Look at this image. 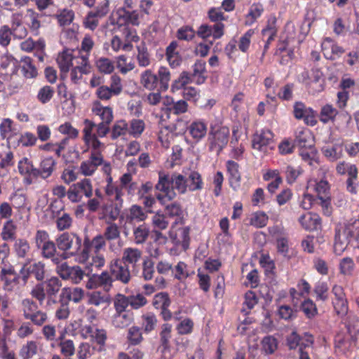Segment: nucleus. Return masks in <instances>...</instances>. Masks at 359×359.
I'll return each instance as SVG.
<instances>
[{"instance_id":"f257e3e1","label":"nucleus","mask_w":359,"mask_h":359,"mask_svg":"<svg viewBox=\"0 0 359 359\" xmlns=\"http://www.w3.org/2000/svg\"><path fill=\"white\" fill-rule=\"evenodd\" d=\"M155 187L159 191L156 198L162 204H165L176 197L175 189L182 194L188 191L187 180L184 175L174 173L170 177L161 171L158 172V181Z\"/></svg>"},{"instance_id":"f03ea898","label":"nucleus","mask_w":359,"mask_h":359,"mask_svg":"<svg viewBox=\"0 0 359 359\" xmlns=\"http://www.w3.org/2000/svg\"><path fill=\"white\" fill-rule=\"evenodd\" d=\"M307 191L316 194L318 199L320 201L321 206L324 213L330 215L331 213L330 186L327 181L325 180H318L316 179H311L308 181Z\"/></svg>"},{"instance_id":"7ed1b4c3","label":"nucleus","mask_w":359,"mask_h":359,"mask_svg":"<svg viewBox=\"0 0 359 359\" xmlns=\"http://www.w3.org/2000/svg\"><path fill=\"white\" fill-rule=\"evenodd\" d=\"M93 194L92 182L88 178H83L72 184L67 190V198L72 203H79L83 196L90 198Z\"/></svg>"},{"instance_id":"20e7f679","label":"nucleus","mask_w":359,"mask_h":359,"mask_svg":"<svg viewBox=\"0 0 359 359\" xmlns=\"http://www.w3.org/2000/svg\"><path fill=\"white\" fill-rule=\"evenodd\" d=\"M301 81L313 93L321 92L324 88L323 74L318 68H313L311 72H302Z\"/></svg>"},{"instance_id":"39448f33","label":"nucleus","mask_w":359,"mask_h":359,"mask_svg":"<svg viewBox=\"0 0 359 359\" xmlns=\"http://www.w3.org/2000/svg\"><path fill=\"white\" fill-rule=\"evenodd\" d=\"M331 292L334 296L332 304L335 313L341 318L346 316L348 311V302L344 287L335 284L332 286Z\"/></svg>"},{"instance_id":"423d86ee","label":"nucleus","mask_w":359,"mask_h":359,"mask_svg":"<svg viewBox=\"0 0 359 359\" xmlns=\"http://www.w3.org/2000/svg\"><path fill=\"white\" fill-rule=\"evenodd\" d=\"M252 147L262 152H267L273 148V135L269 129H262L257 132L252 140Z\"/></svg>"},{"instance_id":"0eeeda50","label":"nucleus","mask_w":359,"mask_h":359,"mask_svg":"<svg viewBox=\"0 0 359 359\" xmlns=\"http://www.w3.org/2000/svg\"><path fill=\"white\" fill-rule=\"evenodd\" d=\"M229 129L226 126L212 130L209 137L210 149L220 152L229 142Z\"/></svg>"},{"instance_id":"6e6552de","label":"nucleus","mask_w":359,"mask_h":359,"mask_svg":"<svg viewBox=\"0 0 359 359\" xmlns=\"http://www.w3.org/2000/svg\"><path fill=\"white\" fill-rule=\"evenodd\" d=\"M80 334L83 339H89L104 347L107 339V331L102 328H98L94 325H85L80 330Z\"/></svg>"},{"instance_id":"1a4fd4ad","label":"nucleus","mask_w":359,"mask_h":359,"mask_svg":"<svg viewBox=\"0 0 359 359\" xmlns=\"http://www.w3.org/2000/svg\"><path fill=\"white\" fill-rule=\"evenodd\" d=\"M57 273L64 280H70L73 283H79L84 276V271L78 266H69L63 263L57 266Z\"/></svg>"},{"instance_id":"9d476101","label":"nucleus","mask_w":359,"mask_h":359,"mask_svg":"<svg viewBox=\"0 0 359 359\" xmlns=\"http://www.w3.org/2000/svg\"><path fill=\"white\" fill-rule=\"evenodd\" d=\"M225 26L224 23H215L213 25L202 24L196 32V34L203 39L212 37L213 39H219L224 34Z\"/></svg>"},{"instance_id":"9b49d317","label":"nucleus","mask_w":359,"mask_h":359,"mask_svg":"<svg viewBox=\"0 0 359 359\" xmlns=\"http://www.w3.org/2000/svg\"><path fill=\"white\" fill-rule=\"evenodd\" d=\"M117 16L116 24L119 26L131 25L138 26L142 22L143 15L137 9L129 11H116Z\"/></svg>"},{"instance_id":"f8f14e48","label":"nucleus","mask_w":359,"mask_h":359,"mask_svg":"<svg viewBox=\"0 0 359 359\" xmlns=\"http://www.w3.org/2000/svg\"><path fill=\"white\" fill-rule=\"evenodd\" d=\"M18 168L20 175L24 176V182L27 185L32 184L37 179V168L28 158H22L18 162Z\"/></svg>"},{"instance_id":"ddd939ff","label":"nucleus","mask_w":359,"mask_h":359,"mask_svg":"<svg viewBox=\"0 0 359 359\" xmlns=\"http://www.w3.org/2000/svg\"><path fill=\"white\" fill-rule=\"evenodd\" d=\"M342 238H346L353 247H359V220L347 223L342 229L338 230Z\"/></svg>"},{"instance_id":"4468645a","label":"nucleus","mask_w":359,"mask_h":359,"mask_svg":"<svg viewBox=\"0 0 359 359\" xmlns=\"http://www.w3.org/2000/svg\"><path fill=\"white\" fill-rule=\"evenodd\" d=\"M104 163V157H99L97 154L90 156L89 158L82 161L79 166L80 173L85 177L94 175L97 168Z\"/></svg>"},{"instance_id":"2eb2a0df","label":"nucleus","mask_w":359,"mask_h":359,"mask_svg":"<svg viewBox=\"0 0 359 359\" xmlns=\"http://www.w3.org/2000/svg\"><path fill=\"white\" fill-rule=\"evenodd\" d=\"M91 111L94 116H98L102 122L110 123L114 118L112 108L109 106H103L99 100L92 102Z\"/></svg>"},{"instance_id":"dca6fc26","label":"nucleus","mask_w":359,"mask_h":359,"mask_svg":"<svg viewBox=\"0 0 359 359\" xmlns=\"http://www.w3.org/2000/svg\"><path fill=\"white\" fill-rule=\"evenodd\" d=\"M322 51L324 56L329 60H334L344 53V50L338 46L332 39L325 38L322 43Z\"/></svg>"},{"instance_id":"f3484780","label":"nucleus","mask_w":359,"mask_h":359,"mask_svg":"<svg viewBox=\"0 0 359 359\" xmlns=\"http://www.w3.org/2000/svg\"><path fill=\"white\" fill-rule=\"evenodd\" d=\"M74 239L76 245L79 248L82 245V240L79 236L67 232L62 233L56 239L57 248L66 252L72 248Z\"/></svg>"},{"instance_id":"a211bd4d","label":"nucleus","mask_w":359,"mask_h":359,"mask_svg":"<svg viewBox=\"0 0 359 359\" xmlns=\"http://www.w3.org/2000/svg\"><path fill=\"white\" fill-rule=\"evenodd\" d=\"M110 271L116 280L123 283H128L130 280L129 269L126 265H122L118 259L112 261L110 264Z\"/></svg>"},{"instance_id":"6ab92c4d","label":"nucleus","mask_w":359,"mask_h":359,"mask_svg":"<svg viewBox=\"0 0 359 359\" xmlns=\"http://www.w3.org/2000/svg\"><path fill=\"white\" fill-rule=\"evenodd\" d=\"M122 208L112 203L104 204L100 208V219L106 222H114L118 219Z\"/></svg>"},{"instance_id":"aec40b11","label":"nucleus","mask_w":359,"mask_h":359,"mask_svg":"<svg viewBox=\"0 0 359 359\" xmlns=\"http://www.w3.org/2000/svg\"><path fill=\"white\" fill-rule=\"evenodd\" d=\"M170 238L176 245H182L186 249L188 247L189 241V228L180 227L177 232H175V226L172 225L169 231Z\"/></svg>"},{"instance_id":"412c9836","label":"nucleus","mask_w":359,"mask_h":359,"mask_svg":"<svg viewBox=\"0 0 359 359\" xmlns=\"http://www.w3.org/2000/svg\"><path fill=\"white\" fill-rule=\"evenodd\" d=\"M302 226L308 231L317 230L320 227L321 220L318 215L309 212L299 218Z\"/></svg>"},{"instance_id":"4be33fe9","label":"nucleus","mask_w":359,"mask_h":359,"mask_svg":"<svg viewBox=\"0 0 359 359\" xmlns=\"http://www.w3.org/2000/svg\"><path fill=\"white\" fill-rule=\"evenodd\" d=\"M56 164V161L51 156L43 158L37 168V178L40 177L42 179H46L50 177L55 169Z\"/></svg>"},{"instance_id":"5701e85b","label":"nucleus","mask_w":359,"mask_h":359,"mask_svg":"<svg viewBox=\"0 0 359 359\" xmlns=\"http://www.w3.org/2000/svg\"><path fill=\"white\" fill-rule=\"evenodd\" d=\"M95 46V42L90 35H86L81 41L79 48V55L76 60H82L84 64L89 63V57L91 50Z\"/></svg>"},{"instance_id":"b1692460","label":"nucleus","mask_w":359,"mask_h":359,"mask_svg":"<svg viewBox=\"0 0 359 359\" xmlns=\"http://www.w3.org/2000/svg\"><path fill=\"white\" fill-rule=\"evenodd\" d=\"M72 53V50L65 49L60 53L57 57V62L62 73L68 72L70 67L73 65V60H76V57H74Z\"/></svg>"},{"instance_id":"393cba45","label":"nucleus","mask_w":359,"mask_h":359,"mask_svg":"<svg viewBox=\"0 0 359 359\" xmlns=\"http://www.w3.org/2000/svg\"><path fill=\"white\" fill-rule=\"evenodd\" d=\"M264 6L259 3L252 4L248 13L245 15L244 23L246 26L252 25L264 13Z\"/></svg>"},{"instance_id":"a878e982","label":"nucleus","mask_w":359,"mask_h":359,"mask_svg":"<svg viewBox=\"0 0 359 359\" xmlns=\"http://www.w3.org/2000/svg\"><path fill=\"white\" fill-rule=\"evenodd\" d=\"M346 325L352 341L359 348V319L354 315H350Z\"/></svg>"},{"instance_id":"bb28decb","label":"nucleus","mask_w":359,"mask_h":359,"mask_svg":"<svg viewBox=\"0 0 359 359\" xmlns=\"http://www.w3.org/2000/svg\"><path fill=\"white\" fill-rule=\"evenodd\" d=\"M226 169L229 175V184L231 187L236 190L240 187L241 174L238 170V164L233 161L226 162Z\"/></svg>"},{"instance_id":"cd10ccee","label":"nucleus","mask_w":359,"mask_h":359,"mask_svg":"<svg viewBox=\"0 0 359 359\" xmlns=\"http://www.w3.org/2000/svg\"><path fill=\"white\" fill-rule=\"evenodd\" d=\"M13 251L18 258L25 259L31 255V246L27 240L20 238L15 240Z\"/></svg>"},{"instance_id":"c85d7f7f","label":"nucleus","mask_w":359,"mask_h":359,"mask_svg":"<svg viewBox=\"0 0 359 359\" xmlns=\"http://www.w3.org/2000/svg\"><path fill=\"white\" fill-rule=\"evenodd\" d=\"M295 144L300 148L311 147L313 144V137L309 129H299L296 132Z\"/></svg>"},{"instance_id":"c756f323","label":"nucleus","mask_w":359,"mask_h":359,"mask_svg":"<svg viewBox=\"0 0 359 359\" xmlns=\"http://www.w3.org/2000/svg\"><path fill=\"white\" fill-rule=\"evenodd\" d=\"M188 130L192 138L199 141L207 133V125L201 120L194 121L189 125Z\"/></svg>"},{"instance_id":"7c9ffc66","label":"nucleus","mask_w":359,"mask_h":359,"mask_svg":"<svg viewBox=\"0 0 359 359\" xmlns=\"http://www.w3.org/2000/svg\"><path fill=\"white\" fill-rule=\"evenodd\" d=\"M108 3H106V7L102 8V11H97L96 12H89L83 20V24L86 28L90 30H94L98 25V18L104 16L108 12L107 9Z\"/></svg>"},{"instance_id":"2f4dec72","label":"nucleus","mask_w":359,"mask_h":359,"mask_svg":"<svg viewBox=\"0 0 359 359\" xmlns=\"http://www.w3.org/2000/svg\"><path fill=\"white\" fill-rule=\"evenodd\" d=\"M104 192L111 201V203L123 207V196L125 195L123 186H116L115 187H109L107 189H104Z\"/></svg>"},{"instance_id":"473e14b6","label":"nucleus","mask_w":359,"mask_h":359,"mask_svg":"<svg viewBox=\"0 0 359 359\" xmlns=\"http://www.w3.org/2000/svg\"><path fill=\"white\" fill-rule=\"evenodd\" d=\"M192 77L197 84H202L205 82L206 76L205 62L202 60H197L193 65Z\"/></svg>"},{"instance_id":"72a5a7b5","label":"nucleus","mask_w":359,"mask_h":359,"mask_svg":"<svg viewBox=\"0 0 359 359\" xmlns=\"http://www.w3.org/2000/svg\"><path fill=\"white\" fill-rule=\"evenodd\" d=\"M133 320V313L128 311L116 312L112 318V324L115 327L124 328L130 325Z\"/></svg>"},{"instance_id":"f704fd0d","label":"nucleus","mask_w":359,"mask_h":359,"mask_svg":"<svg viewBox=\"0 0 359 359\" xmlns=\"http://www.w3.org/2000/svg\"><path fill=\"white\" fill-rule=\"evenodd\" d=\"M142 251L135 248H126L123 252L122 260L125 264L135 266L142 258Z\"/></svg>"},{"instance_id":"c9c22d12","label":"nucleus","mask_w":359,"mask_h":359,"mask_svg":"<svg viewBox=\"0 0 359 359\" xmlns=\"http://www.w3.org/2000/svg\"><path fill=\"white\" fill-rule=\"evenodd\" d=\"M338 114V110L330 104L323 105L319 113L320 121L323 123L334 122Z\"/></svg>"},{"instance_id":"e433bc0d","label":"nucleus","mask_w":359,"mask_h":359,"mask_svg":"<svg viewBox=\"0 0 359 359\" xmlns=\"http://www.w3.org/2000/svg\"><path fill=\"white\" fill-rule=\"evenodd\" d=\"M76 62L77 65L72 68L70 72V79L74 83H77L81 79L83 74H88L90 72L89 63L84 64L80 60H76Z\"/></svg>"},{"instance_id":"4c0bfd02","label":"nucleus","mask_w":359,"mask_h":359,"mask_svg":"<svg viewBox=\"0 0 359 359\" xmlns=\"http://www.w3.org/2000/svg\"><path fill=\"white\" fill-rule=\"evenodd\" d=\"M84 291L80 287H64L62 290L60 297L75 303L79 302L83 297Z\"/></svg>"},{"instance_id":"58836bf2","label":"nucleus","mask_w":359,"mask_h":359,"mask_svg":"<svg viewBox=\"0 0 359 359\" xmlns=\"http://www.w3.org/2000/svg\"><path fill=\"white\" fill-rule=\"evenodd\" d=\"M321 151L323 155L330 161H335L343 155V147L341 144L324 146Z\"/></svg>"},{"instance_id":"ea45409f","label":"nucleus","mask_w":359,"mask_h":359,"mask_svg":"<svg viewBox=\"0 0 359 359\" xmlns=\"http://www.w3.org/2000/svg\"><path fill=\"white\" fill-rule=\"evenodd\" d=\"M165 210L166 213L169 217H175L174 226L184 222L185 213L179 203H172L167 205Z\"/></svg>"},{"instance_id":"a19ab883","label":"nucleus","mask_w":359,"mask_h":359,"mask_svg":"<svg viewBox=\"0 0 359 359\" xmlns=\"http://www.w3.org/2000/svg\"><path fill=\"white\" fill-rule=\"evenodd\" d=\"M140 82L145 88L152 90L157 87L158 76L151 70L147 69L142 73Z\"/></svg>"},{"instance_id":"79ce46f5","label":"nucleus","mask_w":359,"mask_h":359,"mask_svg":"<svg viewBox=\"0 0 359 359\" xmlns=\"http://www.w3.org/2000/svg\"><path fill=\"white\" fill-rule=\"evenodd\" d=\"M81 246L79 248L76 246V250L70 253H67L65 256V258L67 259L69 256H74L75 257V261L80 264H88L89 259V254H90V248L87 246L86 244L83 243V248L81 249Z\"/></svg>"},{"instance_id":"37998d69","label":"nucleus","mask_w":359,"mask_h":359,"mask_svg":"<svg viewBox=\"0 0 359 359\" xmlns=\"http://www.w3.org/2000/svg\"><path fill=\"white\" fill-rule=\"evenodd\" d=\"M58 132L66 136V138L62 142L65 143L67 140H75L79 135V131L77 128H74L70 122H65L60 125L57 128Z\"/></svg>"},{"instance_id":"c03bdc74","label":"nucleus","mask_w":359,"mask_h":359,"mask_svg":"<svg viewBox=\"0 0 359 359\" xmlns=\"http://www.w3.org/2000/svg\"><path fill=\"white\" fill-rule=\"evenodd\" d=\"M16 233L17 225L12 219H9L4 224L1 236L5 241H13L15 240Z\"/></svg>"},{"instance_id":"a18cd8bd","label":"nucleus","mask_w":359,"mask_h":359,"mask_svg":"<svg viewBox=\"0 0 359 359\" xmlns=\"http://www.w3.org/2000/svg\"><path fill=\"white\" fill-rule=\"evenodd\" d=\"M186 180L188 191H195L203 189V180L201 175L198 172L191 171Z\"/></svg>"},{"instance_id":"49530a36","label":"nucleus","mask_w":359,"mask_h":359,"mask_svg":"<svg viewBox=\"0 0 359 359\" xmlns=\"http://www.w3.org/2000/svg\"><path fill=\"white\" fill-rule=\"evenodd\" d=\"M116 67L119 72L126 74L135 68V63L133 60L125 55H121L116 57Z\"/></svg>"},{"instance_id":"de8ad7c7","label":"nucleus","mask_w":359,"mask_h":359,"mask_svg":"<svg viewBox=\"0 0 359 359\" xmlns=\"http://www.w3.org/2000/svg\"><path fill=\"white\" fill-rule=\"evenodd\" d=\"M174 137V133L168 126H162L158 133V140L164 148H168Z\"/></svg>"},{"instance_id":"09e8293b","label":"nucleus","mask_w":359,"mask_h":359,"mask_svg":"<svg viewBox=\"0 0 359 359\" xmlns=\"http://www.w3.org/2000/svg\"><path fill=\"white\" fill-rule=\"evenodd\" d=\"M84 144L90 150V156L97 154L99 157H103L102 151L104 149L105 146L104 143L100 141L99 138L96 137L90 138L83 141Z\"/></svg>"},{"instance_id":"8fccbe9b","label":"nucleus","mask_w":359,"mask_h":359,"mask_svg":"<svg viewBox=\"0 0 359 359\" xmlns=\"http://www.w3.org/2000/svg\"><path fill=\"white\" fill-rule=\"evenodd\" d=\"M21 70L26 78L32 79L37 76V70L33 65L32 59L25 57L21 59Z\"/></svg>"},{"instance_id":"3c124183","label":"nucleus","mask_w":359,"mask_h":359,"mask_svg":"<svg viewBox=\"0 0 359 359\" xmlns=\"http://www.w3.org/2000/svg\"><path fill=\"white\" fill-rule=\"evenodd\" d=\"M157 324L156 316L151 312L144 313L141 317V325L144 332L149 333L154 330Z\"/></svg>"},{"instance_id":"603ef678","label":"nucleus","mask_w":359,"mask_h":359,"mask_svg":"<svg viewBox=\"0 0 359 359\" xmlns=\"http://www.w3.org/2000/svg\"><path fill=\"white\" fill-rule=\"evenodd\" d=\"M95 66L98 71L104 74H110L114 70V62L107 57H100L95 61Z\"/></svg>"},{"instance_id":"864d4df0","label":"nucleus","mask_w":359,"mask_h":359,"mask_svg":"<svg viewBox=\"0 0 359 359\" xmlns=\"http://www.w3.org/2000/svg\"><path fill=\"white\" fill-rule=\"evenodd\" d=\"M84 244L89 246L90 250H93L95 252H99L103 250L106 245L104 237L102 234L95 236L92 240L88 238L84 239Z\"/></svg>"},{"instance_id":"5fc2aeb1","label":"nucleus","mask_w":359,"mask_h":359,"mask_svg":"<svg viewBox=\"0 0 359 359\" xmlns=\"http://www.w3.org/2000/svg\"><path fill=\"white\" fill-rule=\"evenodd\" d=\"M269 217L265 212L258 211L251 215L250 224L256 228H262L266 226Z\"/></svg>"},{"instance_id":"6e6d98bb","label":"nucleus","mask_w":359,"mask_h":359,"mask_svg":"<svg viewBox=\"0 0 359 359\" xmlns=\"http://www.w3.org/2000/svg\"><path fill=\"white\" fill-rule=\"evenodd\" d=\"M38 347L34 341H28L24 344L20 351V355L22 359H30L37 353Z\"/></svg>"},{"instance_id":"4d7b16f0","label":"nucleus","mask_w":359,"mask_h":359,"mask_svg":"<svg viewBox=\"0 0 359 359\" xmlns=\"http://www.w3.org/2000/svg\"><path fill=\"white\" fill-rule=\"evenodd\" d=\"M110 302L111 299L108 294H103L98 291L93 292L88 294V302L89 304L98 306L102 304H109Z\"/></svg>"},{"instance_id":"13d9d810","label":"nucleus","mask_w":359,"mask_h":359,"mask_svg":"<svg viewBox=\"0 0 359 359\" xmlns=\"http://www.w3.org/2000/svg\"><path fill=\"white\" fill-rule=\"evenodd\" d=\"M145 129V123L142 119L134 118L130 121L128 132L134 137H139Z\"/></svg>"},{"instance_id":"bf43d9fd","label":"nucleus","mask_w":359,"mask_h":359,"mask_svg":"<svg viewBox=\"0 0 359 359\" xmlns=\"http://www.w3.org/2000/svg\"><path fill=\"white\" fill-rule=\"evenodd\" d=\"M147 215L144 212L142 208L137 205H133L130 208L128 213L126 216L127 220L130 222H142L144 221Z\"/></svg>"},{"instance_id":"052dcab7","label":"nucleus","mask_w":359,"mask_h":359,"mask_svg":"<svg viewBox=\"0 0 359 359\" xmlns=\"http://www.w3.org/2000/svg\"><path fill=\"white\" fill-rule=\"evenodd\" d=\"M284 173L287 182L291 184L296 182L299 176L302 173V169L299 166L288 165L285 167Z\"/></svg>"},{"instance_id":"680f3d73","label":"nucleus","mask_w":359,"mask_h":359,"mask_svg":"<svg viewBox=\"0 0 359 359\" xmlns=\"http://www.w3.org/2000/svg\"><path fill=\"white\" fill-rule=\"evenodd\" d=\"M111 49L117 53L120 50L126 52L131 51L133 48V44L128 42H123L121 39L118 36H114L111 40Z\"/></svg>"},{"instance_id":"e2e57ef3","label":"nucleus","mask_w":359,"mask_h":359,"mask_svg":"<svg viewBox=\"0 0 359 359\" xmlns=\"http://www.w3.org/2000/svg\"><path fill=\"white\" fill-rule=\"evenodd\" d=\"M128 130V123L123 120L118 121L112 126L111 137L113 140H116L120 136L126 135Z\"/></svg>"},{"instance_id":"0e129e2a","label":"nucleus","mask_w":359,"mask_h":359,"mask_svg":"<svg viewBox=\"0 0 359 359\" xmlns=\"http://www.w3.org/2000/svg\"><path fill=\"white\" fill-rule=\"evenodd\" d=\"M158 81L159 80L160 88L161 90H166L170 81V73L167 67H160L158 71Z\"/></svg>"},{"instance_id":"69168bd1","label":"nucleus","mask_w":359,"mask_h":359,"mask_svg":"<svg viewBox=\"0 0 359 359\" xmlns=\"http://www.w3.org/2000/svg\"><path fill=\"white\" fill-rule=\"evenodd\" d=\"M43 285L46 286V291L48 295H55L59 292L62 284L58 278L51 277L43 283Z\"/></svg>"},{"instance_id":"338daca9","label":"nucleus","mask_w":359,"mask_h":359,"mask_svg":"<svg viewBox=\"0 0 359 359\" xmlns=\"http://www.w3.org/2000/svg\"><path fill=\"white\" fill-rule=\"evenodd\" d=\"M208 17L209 20L215 23H223V21L227 20L226 16L222 11V8L219 7H212L208 11Z\"/></svg>"},{"instance_id":"774afa93","label":"nucleus","mask_w":359,"mask_h":359,"mask_svg":"<svg viewBox=\"0 0 359 359\" xmlns=\"http://www.w3.org/2000/svg\"><path fill=\"white\" fill-rule=\"evenodd\" d=\"M107 226L104 229V235L108 241L116 240L120 237V230L118 225L112 222H107Z\"/></svg>"}]
</instances>
